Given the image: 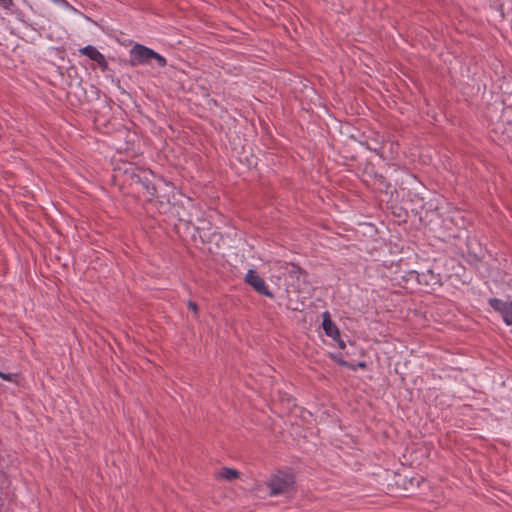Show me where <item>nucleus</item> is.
Returning <instances> with one entry per match:
<instances>
[{
	"instance_id": "2",
	"label": "nucleus",
	"mask_w": 512,
	"mask_h": 512,
	"mask_svg": "<svg viewBox=\"0 0 512 512\" xmlns=\"http://www.w3.org/2000/svg\"><path fill=\"white\" fill-rule=\"evenodd\" d=\"M294 480L291 474L279 472L272 476L267 485L270 489V496L284 494L293 486Z\"/></svg>"
},
{
	"instance_id": "6",
	"label": "nucleus",
	"mask_w": 512,
	"mask_h": 512,
	"mask_svg": "<svg viewBox=\"0 0 512 512\" xmlns=\"http://www.w3.org/2000/svg\"><path fill=\"white\" fill-rule=\"evenodd\" d=\"M79 52L80 54L87 56L90 60L96 62L102 70L107 68L105 56L96 47L87 45L81 48Z\"/></svg>"
},
{
	"instance_id": "10",
	"label": "nucleus",
	"mask_w": 512,
	"mask_h": 512,
	"mask_svg": "<svg viewBox=\"0 0 512 512\" xmlns=\"http://www.w3.org/2000/svg\"><path fill=\"white\" fill-rule=\"evenodd\" d=\"M12 4H13L12 0H0V5L6 9L9 8L10 6H12Z\"/></svg>"
},
{
	"instance_id": "12",
	"label": "nucleus",
	"mask_w": 512,
	"mask_h": 512,
	"mask_svg": "<svg viewBox=\"0 0 512 512\" xmlns=\"http://www.w3.org/2000/svg\"><path fill=\"white\" fill-rule=\"evenodd\" d=\"M336 341L338 342V346H339V348H341V349H344V348H345V343H344V341H343V340H341V339H339V338H338Z\"/></svg>"
},
{
	"instance_id": "7",
	"label": "nucleus",
	"mask_w": 512,
	"mask_h": 512,
	"mask_svg": "<svg viewBox=\"0 0 512 512\" xmlns=\"http://www.w3.org/2000/svg\"><path fill=\"white\" fill-rule=\"evenodd\" d=\"M322 327L325 334L334 340L340 337V332L336 324L330 319L328 312L323 313Z\"/></svg>"
},
{
	"instance_id": "1",
	"label": "nucleus",
	"mask_w": 512,
	"mask_h": 512,
	"mask_svg": "<svg viewBox=\"0 0 512 512\" xmlns=\"http://www.w3.org/2000/svg\"><path fill=\"white\" fill-rule=\"evenodd\" d=\"M152 60H155L159 67H165L167 61L164 56L155 52L154 50L141 45L135 44L130 50V64L131 66H139L149 64Z\"/></svg>"
},
{
	"instance_id": "13",
	"label": "nucleus",
	"mask_w": 512,
	"mask_h": 512,
	"mask_svg": "<svg viewBox=\"0 0 512 512\" xmlns=\"http://www.w3.org/2000/svg\"><path fill=\"white\" fill-rule=\"evenodd\" d=\"M374 152H376L377 155H380V152L377 151V149H374Z\"/></svg>"
},
{
	"instance_id": "14",
	"label": "nucleus",
	"mask_w": 512,
	"mask_h": 512,
	"mask_svg": "<svg viewBox=\"0 0 512 512\" xmlns=\"http://www.w3.org/2000/svg\"><path fill=\"white\" fill-rule=\"evenodd\" d=\"M374 152H376L377 155H380V152L377 151V149H374Z\"/></svg>"
},
{
	"instance_id": "4",
	"label": "nucleus",
	"mask_w": 512,
	"mask_h": 512,
	"mask_svg": "<svg viewBox=\"0 0 512 512\" xmlns=\"http://www.w3.org/2000/svg\"><path fill=\"white\" fill-rule=\"evenodd\" d=\"M489 305L501 315L506 325H512V301L490 298Z\"/></svg>"
},
{
	"instance_id": "5",
	"label": "nucleus",
	"mask_w": 512,
	"mask_h": 512,
	"mask_svg": "<svg viewBox=\"0 0 512 512\" xmlns=\"http://www.w3.org/2000/svg\"><path fill=\"white\" fill-rule=\"evenodd\" d=\"M13 501V494L10 490V481L5 474L0 473V512H7Z\"/></svg>"
},
{
	"instance_id": "9",
	"label": "nucleus",
	"mask_w": 512,
	"mask_h": 512,
	"mask_svg": "<svg viewBox=\"0 0 512 512\" xmlns=\"http://www.w3.org/2000/svg\"><path fill=\"white\" fill-rule=\"evenodd\" d=\"M0 378H2L5 381L17 383L18 374L16 373H4L0 371Z\"/></svg>"
},
{
	"instance_id": "8",
	"label": "nucleus",
	"mask_w": 512,
	"mask_h": 512,
	"mask_svg": "<svg viewBox=\"0 0 512 512\" xmlns=\"http://www.w3.org/2000/svg\"><path fill=\"white\" fill-rule=\"evenodd\" d=\"M217 476L221 479L232 481L239 477V472L236 469L225 467V468H222L217 473Z\"/></svg>"
},
{
	"instance_id": "3",
	"label": "nucleus",
	"mask_w": 512,
	"mask_h": 512,
	"mask_svg": "<svg viewBox=\"0 0 512 512\" xmlns=\"http://www.w3.org/2000/svg\"><path fill=\"white\" fill-rule=\"evenodd\" d=\"M245 282L250 285L257 293L273 297V293L267 288L263 278H261L254 269H249L245 275Z\"/></svg>"
},
{
	"instance_id": "11",
	"label": "nucleus",
	"mask_w": 512,
	"mask_h": 512,
	"mask_svg": "<svg viewBox=\"0 0 512 512\" xmlns=\"http://www.w3.org/2000/svg\"><path fill=\"white\" fill-rule=\"evenodd\" d=\"M188 306H189V308H190L194 313H196V312H197V305H196L195 303H193V302H191V301H190V302L188 303Z\"/></svg>"
},
{
	"instance_id": "15",
	"label": "nucleus",
	"mask_w": 512,
	"mask_h": 512,
	"mask_svg": "<svg viewBox=\"0 0 512 512\" xmlns=\"http://www.w3.org/2000/svg\"><path fill=\"white\" fill-rule=\"evenodd\" d=\"M374 152H376L377 155H380V152L377 151V149H374Z\"/></svg>"
}]
</instances>
